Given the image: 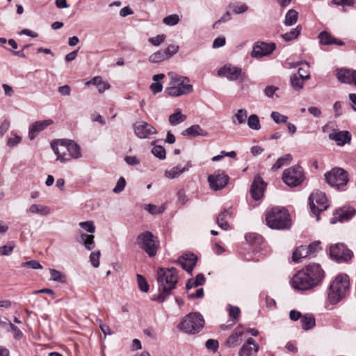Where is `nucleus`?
<instances>
[{"label": "nucleus", "instance_id": "f257e3e1", "mask_svg": "<svg viewBox=\"0 0 356 356\" xmlns=\"http://www.w3.org/2000/svg\"><path fill=\"white\" fill-rule=\"evenodd\" d=\"M325 276L318 264H310L296 273L291 279V286L298 291L310 290L318 286Z\"/></svg>", "mask_w": 356, "mask_h": 356}, {"label": "nucleus", "instance_id": "f03ea898", "mask_svg": "<svg viewBox=\"0 0 356 356\" xmlns=\"http://www.w3.org/2000/svg\"><path fill=\"white\" fill-rule=\"evenodd\" d=\"M177 280L176 268H159L157 270L159 293L154 295L152 300L159 302H164L170 295L172 290L175 288Z\"/></svg>", "mask_w": 356, "mask_h": 356}, {"label": "nucleus", "instance_id": "7ed1b4c3", "mask_svg": "<svg viewBox=\"0 0 356 356\" xmlns=\"http://www.w3.org/2000/svg\"><path fill=\"white\" fill-rule=\"evenodd\" d=\"M51 146L57 155V160L62 163L69 161L72 158L76 159L81 156L80 146L72 140L53 142Z\"/></svg>", "mask_w": 356, "mask_h": 356}, {"label": "nucleus", "instance_id": "20e7f679", "mask_svg": "<svg viewBox=\"0 0 356 356\" xmlns=\"http://www.w3.org/2000/svg\"><path fill=\"white\" fill-rule=\"evenodd\" d=\"M170 78L169 86L165 90V93L171 97H179L190 94L193 90V87L189 83L190 80L187 76H181L174 72L168 73Z\"/></svg>", "mask_w": 356, "mask_h": 356}, {"label": "nucleus", "instance_id": "39448f33", "mask_svg": "<svg viewBox=\"0 0 356 356\" xmlns=\"http://www.w3.org/2000/svg\"><path fill=\"white\" fill-rule=\"evenodd\" d=\"M266 225L274 229H289L291 220L287 210L279 207H273L266 213Z\"/></svg>", "mask_w": 356, "mask_h": 356}, {"label": "nucleus", "instance_id": "423d86ee", "mask_svg": "<svg viewBox=\"0 0 356 356\" xmlns=\"http://www.w3.org/2000/svg\"><path fill=\"white\" fill-rule=\"evenodd\" d=\"M349 288V277L346 274L338 275L329 287V302L331 304H337L342 300L348 293Z\"/></svg>", "mask_w": 356, "mask_h": 356}, {"label": "nucleus", "instance_id": "0eeeda50", "mask_svg": "<svg viewBox=\"0 0 356 356\" xmlns=\"http://www.w3.org/2000/svg\"><path fill=\"white\" fill-rule=\"evenodd\" d=\"M204 319L200 313L192 312L186 315L179 324L178 328L188 334L198 333L204 327Z\"/></svg>", "mask_w": 356, "mask_h": 356}, {"label": "nucleus", "instance_id": "6e6552de", "mask_svg": "<svg viewBox=\"0 0 356 356\" xmlns=\"http://www.w3.org/2000/svg\"><path fill=\"white\" fill-rule=\"evenodd\" d=\"M282 179L290 187H296L300 185L305 180L302 168L299 165H296L286 169L283 172Z\"/></svg>", "mask_w": 356, "mask_h": 356}, {"label": "nucleus", "instance_id": "1a4fd4ad", "mask_svg": "<svg viewBox=\"0 0 356 356\" xmlns=\"http://www.w3.org/2000/svg\"><path fill=\"white\" fill-rule=\"evenodd\" d=\"M154 238L152 232L146 231L139 234L136 238V243L138 246L150 257H153L156 254L158 248Z\"/></svg>", "mask_w": 356, "mask_h": 356}, {"label": "nucleus", "instance_id": "9d476101", "mask_svg": "<svg viewBox=\"0 0 356 356\" xmlns=\"http://www.w3.org/2000/svg\"><path fill=\"white\" fill-rule=\"evenodd\" d=\"M309 203L312 213L316 215V220H319V213L328 207L325 194L319 191H314L309 197Z\"/></svg>", "mask_w": 356, "mask_h": 356}, {"label": "nucleus", "instance_id": "9b49d317", "mask_svg": "<svg viewBox=\"0 0 356 356\" xmlns=\"http://www.w3.org/2000/svg\"><path fill=\"white\" fill-rule=\"evenodd\" d=\"M325 177L329 185L337 188L346 185L349 180L348 172L340 168H333L325 173Z\"/></svg>", "mask_w": 356, "mask_h": 356}, {"label": "nucleus", "instance_id": "f8f14e48", "mask_svg": "<svg viewBox=\"0 0 356 356\" xmlns=\"http://www.w3.org/2000/svg\"><path fill=\"white\" fill-rule=\"evenodd\" d=\"M218 75L225 76L229 81H236L241 78L243 81L246 78V74L242 72L239 67L231 64L225 65L218 70Z\"/></svg>", "mask_w": 356, "mask_h": 356}, {"label": "nucleus", "instance_id": "ddd939ff", "mask_svg": "<svg viewBox=\"0 0 356 356\" xmlns=\"http://www.w3.org/2000/svg\"><path fill=\"white\" fill-rule=\"evenodd\" d=\"M133 128L136 136L141 139L152 138V136L157 134L156 129L152 124L144 121L135 122Z\"/></svg>", "mask_w": 356, "mask_h": 356}, {"label": "nucleus", "instance_id": "4468645a", "mask_svg": "<svg viewBox=\"0 0 356 356\" xmlns=\"http://www.w3.org/2000/svg\"><path fill=\"white\" fill-rule=\"evenodd\" d=\"M276 46L273 42H257L251 52V56L255 58H261L270 55L275 49Z\"/></svg>", "mask_w": 356, "mask_h": 356}, {"label": "nucleus", "instance_id": "2eb2a0df", "mask_svg": "<svg viewBox=\"0 0 356 356\" xmlns=\"http://www.w3.org/2000/svg\"><path fill=\"white\" fill-rule=\"evenodd\" d=\"M330 254L332 258L337 261H348L353 257L352 251L346 248L342 243L332 245L330 249Z\"/></svg>", "mask_w": 356, "mask_h": 356}, {"label": "nucleus", "instance_id": "dca6fc26", "mask_svg": "<svg viewBox=\"0 0 356 356\" xmlns=\"http://www.w3.org/2000/svg\"><path fill=\"white\" fill-rule=\"evenodd\" d=\"M229 177L223 172L210 175L208 177L210 188L216 191L224 188L227 185Z\"/></svg>", "mask_w": 356, "mask_h": 356}, {"label": "nucleus", "instance_id": "f3484780", "mask_svg": "<svg viewBox=\"0 0 356 356\" xmlns=\"http://www.w3.org/2000/svg\"><path fill=\"white\" fill-rule=\"evenodd\" d=\"M336 76L341 83L356 86V70L338 69L336 70Z\"/></svg>", "mask_w": 356, "mask_h": 356}, {"label": "nucleus", "instance_id": "a211bd4d", "mask_svg": "<svg viewBox=\"0 0 356 356\" xmlns=\"http://www.w3.org/2000/svg\"><path fill=\"white\" fill-rule=\"evenodd\" d=\"M266 188L264 181L260 176H256L251 185L250 195L256 201L260 200L263 195Z\"/></svg>", "mask_w": 356, "mask_h": 356}, {"label": "nucleus", "instance_id": "6ab92c4d", "mask_svg": "<svg viewBox=\"0 0 356 356\" xmlns=\"http://www.w3.org/2000/svg\"><path fill=\"white\" fill-rule=\"evenodd\" d=\"M53 124V120L48 119L42 121H36L32 123L29 128V138L31 140H33L42 131L44 130L48 126Z\"/></svg>", "mask_w": 356, "mask_h": 356}, {"label": "nucleus", "instance_id": "aec40b11", "mask_svg": "<svg viewBox=\"0 0 356 356\" xmlns=\"http://www.w3.org/2000/svg\"><path fill=\"white\" fill-rule=\"evenodd\" d=\"M355 210L351 207H342L335 211L331 222L334 224L337 222H342L343 221L348 220L355 214Z\"/></svg>", "mask_w": 356, "mask_h": 356}, {"label": "nucleus", "instance_id": "412c9836", "mask_svg": "<svg viewBox=\"0 0 356 356\" xmlns=\"http://www.w3.org/2000/svg\"><path fill=\"white\" fill-rule=\"evenodd\" d=\"M197 257L194 254H186L178 259V263L186 272L191 273L196 264Z\"/></svg>", "mask_w": 356, "mask_h": 356}, {"label": "nucleus", "instance_id": "4be33fe9", "mask_svg": "<svg viewBox=\"0 0 356 356\" xmlns=\"http://www.w3.org/2000/svg\"><path fill=\"white\" fill-rule=\"evenodd\" d=\"M259 346L255 343L254 339L249 338L239 350V356H252L258 352Z\"/></svg>", "mask_w": 356, "mask_h": 356}, {"label": "nucleus", "instance_id": "5701e85b", "mask_svg": "<svg viewBox=\"0 0 356 356\" xmlns=\"http://www.w3.org/2000/svg\"><path fill=\"white\" fill-rule=\"evenodd\" d=\"M191 167V162L188 161L184 167L178 165L170 170H166L164 172V175L168 179H173L179 177L182 173L188 171Z\"/></svg>", "mask_w": 356, "mask_h": 356}, {"label": "nucleus", "instance_id": "b1692460", "mask_svg": "<svg viewBox=\"0 0 356 356\" xmlns=\"http://www.w3.org/2000/svg\"><path fill=\"white\" fill-rule=\"evenodd\" d=\"M302 70V67L299 68L298 73L293 74L291 76V86L296 90L302 89L304 85V81L309 79V74H301Z\"/></svg>", "mask_w": 356, "mask_h": 356}, {"label": "nucleus", "instance_id": "393cba45", "mask_svg": "<svg viewBox=\"0 0 356 356\" xmlns=\"http://www.w3.org/2000/svg\"><path fill=\"white\" fill-rule=\"evenodd\" d=\"M329 138L334 140L339 146H343L346 143H350L351 134L348 131H340L337 133L329 134Z\"/></svg>", "mask_w": 356, "mask_h": 356}, {"label": "nucleus", "instance_id": "a878e982", "mask_svg": "<svg viewBox=\"0 0 356 356\" xmlns=\"http://www.w3.org/2000/svg\"><path fill=\"white\" fill-rule=\"evenodd\" d=\"M232 212L230 209H224L218 216L216 222L218 225L222 229L227 230L229 228V225L226 219L232 217Z\"/></svg>", "mask_w": 356, "mask_h": 356}, {"label": "nucleus", "instance_id": "bb28decb", "mask_svg": "<svg viewBox=\"0 0 356 356\" xmlns=\"http://www.w3.org/2000/svg\"><path fill=\"white\" fill-rule=\"evenodd\" d=\"M181 134L183 136L194 137L197 136H207L209 135L208 132L202 129L198 124L191 126L190 127L185 129Z\"/></svg>", "mask_w": 356, "mask_h": 356}, {"label": "nucleus", "instance_id": "cd10ccee", "mask_svg": "<svg viewBox=\"0 0 356 356\" xmlns=\"http://www.w3.org/2000/svg\"><path fill=\"white\" fill-rule=\"evenodd\" d=\"M301 327L305 330L312 329L316 325L315 318L312 314H307L300 319Z\"/></svg>", "mask_w": 356, "mask_h": 356}, {"label": "nucleus", "instance_id": "c85d7f7f", "mask_svg": "<svg viewBox=\"0 0 356 356\" xmlns=\"http://www.w3.org/2000/svg\"><path fill=\"white\" fill-rule=\"evenodd\" d=\"M309 251L307 245H300L298 247L292 254V259L298 262L300 259L310 256Z\"/></svg>", "mask_w": 356, "mask_h": 356}, {"label": "nucleus", "instance_id": "c756f323", "mask_svg": "<svg viewBox=\"0 0 356 356\" xmlns=\"http://www.w3.org/2000/svg\"><path fill=\"white\" fill-rule=\"evenodd\" d=\"M28 211L32 214L47 216L50 213V209L47 206L33 204L29 207Z\"/></svg>", "mask_w": 356, "mask_h": 356}, {"label": "nucleus", "instance_id": "7c9ffc66", "mask_svg": "<svg viewBox=\"0 0 356 356\" xmlns=\"http://www.w3.org/2000/svg\"><path fill=\"white\" fill-rule=\"evenodd\" d=\"M164 77L165 74L162 73L155 74L153 76L152 79L154 82L150 85L149 88L154 94H156L162 91L163 84L160 82V81H161Z\"/></svg>", "mask_w": 356, "mask_h": 356}, {"label": "nucleus", "instance_id": "2f4dec72", "mask_svg": "<svg viewBox=\"0 0 356 356\" xmlns=\"http://www.w3.org/2000/svg\"><path fill=\"white\" fill-rule=\"evenodd\" d=\"M248 118V112L245 109H238L234 112L232 122L234 124H241L245 122Z\"/></svg>", "mask_w": 356, "mask_h": 356}, {"label": "nucleus", "instance_id": "473e14b6", "mask_svg": "<svg viewBox=\"0 0 356 356\" xmlns=\"http://www.w3.org/2000/svg\"><path fill=\"white\" fill-rule=\"evenodd\" d=\"M94 238L95 236L92 234L82 233L79 243H82L88 250H92L95 246Z\"/></svg>", "mask_w": 356, "mask_h": 356}, {"label": "nucleus", "instance_id": "72a5a7b5", "mask_svg": "<svg viewBox=\"0 0 356 356\" xmlns=\"http://www.w3.org/2000/svg\"><path fill=\"white\" fill-rule=\"evenodd\" d=\"M243 332L242 331H236L231 334L227 340V344L229 347L233 348L239 345L242 341V336Z\"/></svg>", "mask_w": 356, "mask_h": 356}, {"label": "nucleus", "instance_id": "f704fd0d", "mask_svg": "<svg viewBox=\"0 0 356 356\" xmlns=\"http://www.w3.org/2000/svg\"><path fill=\"white\" fill-rule=\"evenodd\" d=\"M292 160V156L287 154L282 157L279 158L275 164L272 166L271 170L275 171L281 168L284 165L289 164Z\"/></svg>", "mask_w": 356, "mask_h": 356}, {"label": "nucleus", "instance_id": "c9c22d12", "mask_svg": "<svg viewBox=\"0 0 356 356\" xmlns=\"http://www.w3.org/2000/svg\"><path fill=\"white\" fill-rule=\"evenodd\" d=\"M186 119V116L183 115L181 112L178 110L169 116V122L171 125L175 126L185 121Z\"/></svg>", "mask_w": 356, "mask_h": 356}, {"label": "nucleus", "instance_id": "e433bc0d", "mask_svg": "<svg viewBox=\"0 0 356 356\" xmlns=\"http://www.w3.org/2000/svg\"><path fill=\"white\" fill-rule=\"evenodd\" d=\"M302 31L301 26L298 25L288 33L282 35V38L284 41H291L298 37Z\"/></svg>", "mask_w": 356, "mask_h": 356}, {"label": "nucleus", "instance_id": "4c0bfd02", "mask_svg": "<svg viewBox=\"0 0 356 356\" xmlns=\"http://www.w3.org/2000/svg\"><path fill=\"white\" fill-rule=\"evenodd\" d=\"M298 13L293 9L289 10L285 16L284 24L286 26H292L296 23L298 20Z\"/></svg>", "mask_w": 356, "mask_h": 356}, {"label": "nucleus", "instance_id": "58836bf2", "mask_svg": "<svg viewBox=\"0 0 356 356\" xmlns=\"http://www.w3.org/2000/svg\"><path fill=\"white\" fill-rule=\"evenodd\" d=\"M318 38L320 42L324 45H330L337 42V39L326 31L321 32L318 35Z\"/></svg>", "mask_w": 356, "mask_h": 356}, {"label": "nucleus", "instance_id": "ea45409f", "mask_svg": "<svg viewBox=\"0 0 356 356\" xmlns=\"http://www.w3.org/2000/svg\"><path fill=\"white\" fill-rule=\"evenodd\" d=\"M168 58L166 52L164 50H159L154 54H152L149 58V60L151 63H156L161 62Z\"/></svg>", "mask_w": 356, "mask_h": 356}, {"label": "nucleus", "instance_id": "a19ab883", "mask_svg": "<svg viewBox=\"0 0 356 356\" xmlns=\"http://www.w3.org/2000/svg\"><path fill=\"white\" fill-rule=\"evenodd\" d=\"M248 127L254 130H259L261 128L259 117L255 114H252L248 119Z\"/></svg>", "mask_w": 356, "mask_h": 356}, {"label": "nucleus", "instance_id": "79ce46f5", "mask_svg": "<svg viewBox=\"0 0 356 356\" xmlns=\"http://www.w3.org/2000/svg\"><path fill=\"white\" fill-rule=\"evenodd\" d=\"M51 280L60 283L66 282L65 276L60 271L55 269H50Z\"/></svg>", "mask_w": 356, "mask_h": 356}, {"label": "nucleus", "instance_id": "37998d69", "mask_svg": "<svg viewBox=\"0 0 356 356\" xmlns=\"http://www.w3.org/2000/svg\"><path fill=\"white\" fill-rule=\"evenodd\" d=\"M179 22V17L177 14L170 15L163 19V22L168 26H175Z\"/></svg>", "mask_w": 356, "mask_h": 356}, {"label": "nucleus", "instance_id": "c03bdc74", "mask_svg": "<svg viewBox=\"0 0 356 356\" xmlns=\"http://www.w3.org/2000/svg\"><path fill=\"white\" fill-rule=\"evenodd\" d=\"M270 117L276 124L285 123L288 120L287 116L277 111H273L270 114Z\"/></svg>", "mask_w": 356, "mask_h": 356}, {"label": "nucleus", "instance_id": "a18cd8bd", "mask_svg": "<svg viewBox=\"0 0 356 356\" xmlns=\"http://www.w3.org/2000/svg\"><path fill=\"white\" fill-rule=\"evenodd\" d=\"M15 248V244L13 242H9L6 245L0 247V255L1 256H7L10 255Z\"/></svg>", "mask_w": 356, "mask_h": 356}, {"label": "nucleus", "instance_id": "49530a36", "mask_svg": "<svg viewBox=\"0 0 356 356\" xmlns=\"http://www.w3.org/2000/svg\"><path fill=\"white\" fill-rule=\"evenodd\" d=\"M137 282L141 291L147 292L149 291V285L143 275L137 274Z\"/></svg>", "mask_w": 356, "mask_h": 356}, {"label": "nucleus", "instance_id": "de8ad7c7", "mask_svg": "<svg viewBox=\"0 0 356 356\" xmlns=\"http://www.w3.org/2000/svg\"><path fill=\"white\" fill-rule=\"evenodd\" d=\"M152 153L159 159H165V149L161 145H156L152 149Z\"/></svg>", "mask_w": 356, "mask_h": 356}, {"label": "nucleus", "instance_id": "09e8293b", "mask_svg": "<svg viewBox=\"0 0 356 356\" xmlns=\"http://www.w3.org/2000/svg\"><path fill=\"white\" fill-rule=\"evenodd\" d=\"M79 225L88 233L92 234L95 232V226L92 220L81 222Z\"/></svg>", "mask_w": 356, "mask_h": 356}, {"label": "nucleus", "instance_id": "8fccbe9b", "mask_svg": "<svg viewBox=\"0 0 356 356\" xmlns=\"http://www.w3.org/2000/svg\"><path fill=\"white\" fill-rule=\"evenodd\" d=\"M229 316L233 318L234 323L237 321L240 316V309L238 307H234L232 305L229 306Z\"/></svg>", "mask_w": 356, "mask_h": 356}, {"label": "nucleus", "instance_id": "3c124183", "mask_svg": "<svg viewBox=\"0 0 356 356\" xmlns=\"http://www.w3.org/2000/svg\"><path fill=\"white\" fill-rule=\"evenodd\" d=\"M145 209H147V211L152 215L161 213L164 211V209L162 207H158L151 204L146 205Z\"/></svg>", "mask_w": 356, "mask_h": 356}, {"label": "nucleus", "instance_id": "603ef678", "mask_svg": "<svg viewBox=\"0 0 356 356\" xmlns=\"http://www.w3.org/2000/svg\"><path fill=\"white\" fill-rule=\"evenodd\" d=\"M21 266L23 268H31L32 269H42V265L36 260H31L29 261L23 262L21 264Z\"/></svg>", "mask_w": 356, "mask_h": 356}, {"label": "nucleus", "instance_id": "864d4df0", "mask_svg": "<svg viewBox=\"0 0 356 356\" xmlns=\"http://www.w3.org/2000/svg\"><path fill=\"white\" fill-rule=\"evenodd\" d=\"M126 186V181L124 177H121L118 179L115 186L113 189V193H119L122 192Z\"/></svg>", "mask_w": 356, "mask_h": 356}, {"label": "nucleus", "instance_id": "5fc2aeb1", "mask_svg": "<svg viewBox=\"0 0 356 356\" xmlns=\"http://www.w3.org/2000/svg\"><path fill=\"white\" fill-rule=\"evenodd\" d=\"M100 254V251H97L96 252H92L90 255V261L95 268H97L99 266Z\"/></svg>", "mask_w": 356, "mask_h": 356}, {"label": "nucleus", "instance_id": "6e6d98bb", "mask_svg": "<svg viewBox=\"0 0 356 356\" xmlns=\"http://www.w3.org/2000/svg\"><path fill=\"white\" fill-rule=\"evenodd\" d=\"M165 39L164 34L158 35L156 37L149 38L148 41L154 46H159Z\"/></svg>", "mask_w": 356, "mask_h": 356}, {"label": "nucleus", "instance_id": "4d7b16f0", "mask_svg": "<svg viewBox=\"0 0 356 356\" xmlns=\"http://www.w3.org/2000/svg\"><path fill=\"white\" fill-rule=\"evenodd\" d=\"M320 242L319 241H314V243L309 244V245H307L308 248V250L309 251V254L314 255L316 252L320 251L321 250V248L320 246Z\"/></svg>", "mask_w": 356, "mask_h": 356}, {"label": "nucleus", "instance_id": "13d9d810", "mask_svg": "<svg viewBox=\"0 0 356 356\" xmlns=\"http://www.w3.org/2000/svg\"><path fill=\"white\" fill-rule=\"evenodd\" d=\"M231 19V15L229 11H227L218 21H216L213 26V29H218V25L221 23L228 22Z\"/></svg>", "mask_w": 356, "mask_h": 356}, {"label": "nucleus", "instance_id": "bf43d9fd", "mask_svg": "<svg viewBox=\"0 0 356 356\" xmlns=\"http://www.w3.org/2000/svg\"><path fill=\"white\" fill-rule=\"evenodd\" d=\"M179 50V46L175 44H170L165 50L168 58L177 54Z\"/></svg>", "mask_w": 356, "mask_h": 356}, {"label": "nucleus", "instance_id": "052dcab7", "mask_svg": "<svg viewBox=\"0 0 356 356\" xmlns=\"http://www.w3.org/2000/svg\"><path fill=\"white\" fill-rule=\"evenodd\" d=\"M22 140V138L17 135H15L13 138H9L8 139L7 145L10 147H13L17 145Z\"/></svg>", "mask_w": 356, "mask_h": 356}, {"label": "nucleus", "instance_id": "680f3d73", "mask_svg": "<svg viewBox=\"0 0 356 356\" xmlns=\"http://www.w3.org/2000/svg\"><path fill=\"white\" fill-rule=\"evenodd\" d=\"M207 348L216 351L218 347V342L215 339H208L205 344Z\"/></svg>", "mask_w": 356, "mask_h": 356}, {"label": "nucleus", "instance_id": "e2e57ef3", "mask_svg": "<svg viewBox=\"0 0 356 356\" xmlns=\"http://www.w3.org/2000/svg\"><path fill=\"white\" fill-rule=\"evenodd\" d=\"M226 40L224 37L216 38L213 42V48L216 49L223 47L225 44Z\"/></svg>", "mask_w": 356, "mask_h": 356}, {"label": "nucleus", "instance_id": "0e129e2a", "mask_svg": "<svg viewBox=\"0 0 356 356\" xmlns=\"http://www.w3.org/2000/svg\"><path fill=\"white\" fill-rule=\"evenodd\" d=\"M278 90V88L273 86H268L264 89V94L270 98H272L273 97V95L275 92Z\"/></svg>", "mask_w": 356, "mask_h": 356}, {"label": "nucleus", "instance_id": "69168bd1", "mask_svg": "<svg viewBox=\"0 0 356 356\" xmlns=\"http://www.w3.org/2000/svg\"><path fill=\"white\" fill-rule=\"evenodd\" d=\"M97 321L99 323V328L101 329L102 332L104 333L105 337L107 334H113V332L111 330L108 325L102 323L101 320H97Z\"/></svg>", "mask_w": 356, "mask_h": 356}, {"label": "nucleus", "instance_id": "338daca9", "mask_svg": "<svg viewBox=\"0 0 356 356\" xmlns=\"http://www.w3.org/2000/svg\"><path fill=\"white\" fill-rule=\"evenodd\" d=\"M58 92L63 96H69L70 95L71 88L68 85L60 86L58 89Z\"/></svg>", "mask_w": 356, "mask_h": 356}, {"label": "nucleus", "instance_id": "774afa93", "mask_svg": "<svg viewBox=\"0 0 356 356\" xmlns=\"http://www.w3.org/2000/svg\"><path fill=\"white\" fill-rule=\"evenodd\" d=\"M124 161L131 165H137L140 163L138 159L135 156H127L124 158Z\"/></svg>", "mask_w": 356, "mask_h": 356}]
</instances>
